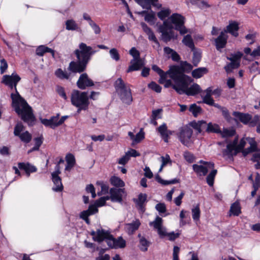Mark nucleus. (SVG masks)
Listing matches in <instances>:
<instances>
[{
  "label": "nucleus",
  "mask_w": 260,
  "mask_h": 260,
  "mask_svg": "<svg viewBox=\"0 0 260 260\" xmlns=\"http://www.w3.org/2000/svg\"><path fill=\"white\" fill-rule=\"evenodd\" d=\"M20 79L19 76L14 72L11 75L3 76L2 82L10 89H15V93L11 94L12 106L22 120L29 124H31L35 119L32 110L25 100L20 95L16 88L17 84Z\"/></svg>",
  "instance_id": "f257e3e1"
},
{
  "label": "nucleus",
  "mask_w": 260,
  "mask_h": 260,
  "mask_svg": "<svg viewBox=\"0 0 260 260\" xmlns=\"http://www.w3.org/2000/svg\"><path fill=\"white\" fill-rule=\"evenodd\" d=\"M184 17L178 13L173 14L158 27V31L161 34L162 40L167 43L172 40L177 39L178 35L173 29V27L178 31L181 35L189 32L184 26Z\"/></svg>",
  "instance_id": "f03ea898"
},
{
  "label": "nucleus",
  "mask_w": 260,
  "mask_h": 260,
  "mask_svg": "<svg viewBox=\"0 0 260 260\" xmlns=\"http://www.w3.org/2000/svg\"><path fill=\"white\" fill-rule=\"evenodd\" d=\"M79 47V49L75 51L77 61H71L68 68L69 70L74 73H81L84 71L90 59L91 56L95 52L92 50V47L87 46L84 43H80Z\"/></svg>",
  "instance_id": "7ed1b4c3"
},
{
  "label": "nucleus",
  "mask_w": 260,
  "mask_h": 260,
  "mask_svg": "<svg viewBox=\"0 0 260 260\" xmlns=\"http://www.w3.org/2000/svg\"><path fill=\"white\" fill-rule=\"evenodd\" d=\"M175 78V84L173 88L180 94L185 93L187 95H194L199 93L201 91L200 86L197 84H193L189 87L192 82V79L189 76L184 74V70L181 68L178 75Z\"/></svg>",
  "instance_id": "20e7f679"
},
{
  "label": "nucleus",
  "mask_w": 260,
  "mask_h": 260,
  "mask_svg": "<svg viewBox=\"0 0 260 260\" xmlns=\"http://www.w3.org/2000/svg\"><path fill=\"white\" fill-rule=\"evenodd\" d=\"M71 101L72 104L77 108L78 113L88 108L89 101L87 92L73 90L71 93Z\"/></svg>",
  "instance_id": "39448f33"
},
{
  "label": "nucleus",
  "mask_w": 260,
  "mask_h": 260,
  "mask_svg": "<svg viewBox=\"0 0 260 260\" xmlns=\"http://www.w3.org/2000/svg\"><path fill=\"white\" fill-rule=\"evenodd\" d=\"M114 86L123 103L129 105L133 101L129 86L125 84L121 78L117 79Z\"/></svg>",
  "instance_id": "423d86ee"
},
{
  "label": "nucleus",
  "mask_w": 260,
  "mask_h": 260,
  "mask_svg": "<svg viewBox=\"0 0 260 260\" xmlns=\"http://www.w3.org/2000/svg\"><path fill=\"white\" fill-rule=\"evenodd\" d=\"M192 135V129L187 125L180 127L176 133V135L180 142L187 147H190L194 142Z\"/></svg>",
  "instance_id": "0eeeda50"
},
{
  "label": "nucleus",
  "mask_w": 260,
  "mask_h": 260,
  "mask_svg": "<svg viewBox=\"0 0 260 260\" xmlns=\"http://www.w3.org/2000/svg\"><path fill=\"white\" fill-rule=\"evenodd\" d=\"M181 68L182 67L178 66H173L171 67L168 71L165 72L156 65H153L152 67V69L159 75V83L160 84L164 83L168 76L174 82L175 78L172 76H174L175 78L176 77L180 71L181 70Z\"/></svg>",
  "instance_id": "6e6552de"
},
{
  "label": "nucleus",
  "mask_w": 260,
  "mask_h": 260,
  "mask_svg": "<svg viewBox=\"0 0 260 260\" xmlns=\"http://www.w3.org/2000/svg\"><path fill=\"white\" fill-rule=\"evenodd\" d=\"M238 138H236L233 142L228 144L226 148L223 150V155L231 157L234 155H236L239 152L242 150L244 147L246 141L244 138L241 140L240 143L237 145Z\"/></svg>",
  "instance_id": "1a4fd4ad"
},
{
  "label": "nucleus",
  "mask_w": 260,
  "mask_h": 260,
  "mask_svg": "<svg viewBox=\"0 0 260 260\" xmlns=\"http://www.w3.org/2000/svg\"><path fill=\"white\" fill-rule=\"evenodd\" d=\"M105 240L108 246L111 248H123L126 246V241L122 237L114 238L109 231L107 233Z\"/></svg>",
  "instance_id": "9d476101"
},
{
  "label": "nucleus",
  "mask_w": 260,
  "mask_h": 260,
  "mask_svg": "<svg viewBox=\"0 0 260 260\" xmlns=\"http://www.w3.org/2000/svg\"><path fill=\"white\" fill-rule=\"evenodd\" d=\"M200 162L203 163L204 165L194 164L192 166L194 171L200 176H205L209 170L214 168V165L212 162H205L203 160H201Z\"/></svg>",
  "instance_id": "9b49d317"
},
{
  "label": "nucleus",
  "mask_w": 260,
  "mask_h": 260,
  "mask_svg": "<svg viewBox=\"0 0 260 260\" xmlns=\"http://www.w3.org/2000/svg\"><path fill=\"white\" fill-rule=\"evenodd\" d=\"M77 85L79 88L83 90L87 87L93 86L94 83L86 73H83L80 76Z\"/></svg>",
  "instance_id": "f8f14e48"
},
{
  "label": "nucleus",
  "mask_w": 260,
  "mask_h": 260,
  "mask_svg": "<svg viewBox=\"0 0 260 260\" xmlns=\"http://www.w3.org/2000/svg\"><path fill=\"white\" fill-rule=\"evenodd\" d=\"M110 197L109 199L112 202L121 203L122 202V194L124 193L123 189H117L112 188L110 190Z\"/></svg>",
  "instance_id": "ddd939ff"
},
{
  "label": "nucleus",
  "mask_w": 260,
  "mask_h": 260,
  "mask_svg": "<svg viewBox=\"0 0 260 260\" xmlns=\"http://www.w3.org/2000/svg\"><path fill=\"white\" fill-rule=\"evenodd\" d=\"M143 8L149 9L152 6L157 9L161 7V5L158 3V0H135Z\"/></svg>",
  "instance_id": "4468645a"
},
{
  "label": "nucleus",
  "mask_w": 260,
  "mask_h": 260,
  "mask_svg": "<svg viewBox=\"0 0 260 260\" xmlns=\"http://www.w3.org/2000/svg\"><path fill=\"white\" fill-rule=\"evenodd\" d=\"M59 115L57 114L56 116H52L50 119L41 118V123L46 126H49L51 128H55L59 126L58 120Z\"/></svg>",
  "instance_id": "2eb2a0df"
},
{
  "label": "nucleus",
  "mask_w": 260,
  "mask_h": 260,
  "mask_svg": "<svg viewBox=\"0 0 260 260\" xmlns=\"http://www.w3.org/2000/svg\"><path fill=\"white\" fill-rule=\"evenodd\" d=\"M144 65L143 60L141 59H133L131 61V66H129L127 72H131L139 70Z\"/></svg>",
  "instance_id": "dca6fc26"
},
{
  "label": "nucleus",
  "mask_w": 260,
  "mask_h": 260,
  "mask_svg": "<svg viewBox=\"0 0 260 260\" xmlns=\"http://www.w3.org/2000/svg\"><path fill=\"white\" fill-rule=\"evenodd\" d=\"M108 231L103 229H98L96 231H92L91 235L93 236V239L95 241L101 242L105 240Z\"/></svg>",
  "instance_id": "f3484780"
},
{
  "label": "nucleus",
  "mask_w": 260,
  "mask_h": 260,
  "mask_svg": "<svg viewBox=\"0 0 260 260\" xmlns=\"http://www.w3.org/2000/svg\"><path fill=\"white\" fill-rule=\"evenodd\" d=\"M228 36L225 32L222 31L215 40L216 47L217 50L224 48L226 44Z\"/></svg>",
  "instance_id": "a211bd4d"
},
{
  "label": "nucleus",
  "mask_w": 260,
  "mask_h": 260,
  "mask_svg": "<svg viewBox=\"0 0 260 260\" xmlns=\"http://www.w3.org/2000/svg\"><path fill=\"white\" fill-rule=\"evenodd\" d=\"M141 225V222L138 219H136L132 223H126L124 225V229L128 235H132L135 232Z\"/></svg>",
  "instance_id": "6ab92c4d"
},
{
  "label": "nucleus",
  "mask_w": 260,
  "mask_h": 260,
  "mask_svg": "<svg viewBox=\"0 0 260 260\" xmlns=\"http://www.w3.org/2000/svg\"><path fill=\"white\" fill-rule=\"evenodd\" d=\"M239 29V24L236 21H232L226 26V29L223 32L225 34L229 32L233 36L237 37L238 36V30Z\"/></svg>",
  "instance_id": "aec40b11"
},
{
  "label": "nucleus",
  "mask_w": 260,
  "mask_h": 260,
  "mask_svg": "<svg viewBox=\"0 0 260 260\" xmlns=\"http://www.w3.org/2000/svg\"><path fill=\"white\" fill-rule=\"evenodd\" d=\"M141 25L143 31L147 35L149 40L154 42L156 44L159 45V43L151 28H149L144 22H141Z\"/></svg>",
  "instance_id": "412c9836"
},
{
  "label": "nucleus",
  "mask_w": 260,
  "mask_h": 260,
  "mask_svg": "<svg viewBox=\"0 0 260 260\" xmlns=\"http://www.w3.org/2000/svg\"><path fill=\"white\" fill-rule=\"evenodd\" d=\"M189 125L197 130L199 133H201L204 130L206 131L207 127V123L203 120L199 121L198 122L192 121L189 123Z\"/></svg>",
  "instance_id": "4be33fe9"
},
{
  "label": "nucleus",
  "mask_w": 260,
  "mask_h": 260,
  "mask_svg": "<svg viewBox=\"0 0 260 260\" xmlns=\"http://www.w3.org/2000/svg\"><path fill=\"white\" fill-rule=\"evenodd\" d=\"M18 166L20 169L24 170L25 171L28 176H29L30 173L35 172L37 170L36 167L29 163L19 162Z\"/></svg>",
  "instance_id": "5701e85b"
},
{
  "label": "nucleus",
  "mask_w": 260,
  "mask_h": 260,
  "mask_svg": "<svg viewBox=\"0 0 260 260\" xmlns=\"http://www.w3.org/2000/svg\"><path fill=\"white\" fill-rule=\"evenodd\" d=\"M233 115L244 124L247 123L251 119L250 115L248 114H244L239 112H234Z\"/></svg>",
  "instance_id": "b1692460"
},
{
  "label": "nucleus",
  "mask_w": 260,
  "mask_h": 260,
  "mask_svg": "<svg viewBox=\"0 0 260 260\" xmlns=\"http://www.w3.org/2000/svg\"><path fill=\"white\" fill-rule=\"evenodd\" d=\"M66 159L67 165L65 168V170L70 171L75 165V158L72 154L69 153L66 155Z\"/></svg>",
  "instance_id": "393cba45"
},
{
  "label": "nucleus",
  "mask_w": 260,
  "mask_h": 260,
  "mask_svg": "<svg viewBox=\"0 0 260 260\" xmlns=\"http://www.w3.org/2000/svg\"><path fill=\"white\" fill-rule=\"evenodd\" d=\"M52 181L54 186L52 188L55 191H61L63 189V185L61 178L59 176H52Z\"/></svg>",
  "instance_id": "a878e982"
},
{
  "label": "nucleus",
  "mask_w": 260,
  "mask_h": 260,
  "mask_svg": "<svg viewBox=\"0 0 260 260\" xmlns=\"http://www.w3.org/2000/svg\"><path fill=\"white\" fill-rule=\"evenodd\" d=\"M36 52L37 55L40 56H42L46 52L51 53L53 56L54 55V51L53 50L43 45L39 46L37 48Z\"/></svg>",
  "instance_id": "bb28decb"
},
{
  "label": "nucleus",
  "mask_w": 260,
  "mask_h": 260,
  "mask_svg": "<svg viewBox=\"0 0 260 260\" xmlns=\"http://www.w3.org/2000/svg\"><path fill=\"white\" fill-rule=\"evenodd\" d=\"M157 130L164 141L168 143V127L166 124L164 123L157 128Z\"/></svg>",
  "instance_id": "cd10ccee"
},
{
  "label": "nucleus",
  "mask_w": 260,
  "mask_h": 260,
  "mask_svg": "<svg viewBox=\"0 0 260 260\" xmlns=\"http://www.w3.org/2000/svg\"><path fill=\"white\" fill-rule=\"evenodd\" d=\"M208 72V69L205 67L197 68L192 72V76L195 78H200Z\"/></svg>",
  "instance_id": "c85d7f7f"
},
{
  "label": "nucleus",
  "mask_w": 260,
  "mask_h": 260,
  "mask_svg": "<svg viewBox=\"0 0 260 260\" xmlns=\"http://www.w3.org/2000/svg\"><path fill=\"white\" fill-rule=\"evenodd\" d=\"M55 75L59 79L61 80L64 79H69L71 73L62 70L61 69H57L55 73Z\"/></svg>",
  "instance_id": "c756f323"
},
{
  "label": "nucleus",
  "mask_w": 260,
  "mask_h": 260,
  "mask_svg": "<svg viewBox=\"0 0 260 260\" xmlns=\"http://www.w3.org/2000/svg\"><path fill=\"white\" fill-rule=\"evenodd\" d=\"M246 141L250 145V147L244 151V153L247 154L249 152H253L256 150L257 148L256 143L253 138H246Z\"/></svg>",
  "instance_id": "7c9ffc66"
},
{
  "label": "nucleus",
  "mask_w": 260,
  "mask_h": 260,
  "mask_svg": "<svg viewBox=\"0 0 260 260\" xmlns=\"http://www.w3.org/2000/svg\"><path fill=\"white\" fill-rule=\"evenodd\" d=\"M230 212L234 216H238L241 213V207L239 202H236L232 204Z\"/></svg>",
  "instance_id": "2f4dec72"
},
{
  "label": "nucleus",
  "mask_w": 260,
  "mask_h": 260,
  "mask_svg": "<svg viewBox=\"0 0 260 260\" xmlns=\"http://www.w3.org/2000/svg\"><path fill=\"white\" fill-rule=\"evenodd\" d=\"M182 43L185 46L190 48L191 50H193L195 48L194 43L190 35H187L184 36L182 40Z\"/></svg>",
  "instance_id": "473e14b6"
},
{
  "label": "nucleus",
  "mask_w": 260,
  "mask_h": 260,
  "mask_svg": "<svg viewBox=\"0 0 260 260\" xmlns=\"http://www.w3.org/2000/svg\"><path fill=\"white\" fill-rule=\"evenodd\" d=\"M66 28L68 30H76L79 26L75 20L69 19L66 21Z\"/></svg>",
  "instance_id": "72a5a7b5"
},
{
  "label": "nucleus",
  "mask_w": 260,
  "mask_h": 260,
  "mask_svg": "<svg viewBox=\"0 0 260 260\" xmlns=\"http://www.w3.org/2000/svg\"><path fill=\"white\" fill-rule=\"evenodd\" d=\"M155 180L162 185H168L169 184H175L179 182V180L174 179L170 181L162 179L158 175L155 176Z\"/></svg>",
  "instance_id": "f704fd0d"
},
{
  "label": "nucleus",
  "mask_w": 260,
  "mask_h": 260,
  "mask_svg": "<svg viewBox=\"0 0 260 260\" xmlns=\"http://www.w3.org/2000/svg\"><path fill=\"white\" fill-rule=\"evenodd\" d=\"M110 182L112 185L117 187H123L124 182L118 177L112 176L110 179Z\"/></svg>",
  "instance_id": "c9c22d12"
},
{
  "label": "nucleus",
  "mask_w": 260,
  "mask_h": 260,
  "mask_svg": "<svg viewBox=\"0 0 260 260\" xmlns=\"http://www.w3.org/2000/svg\"><path fill=\"white\" fill-rule=\"evenodd\" d=\"M193 51L192 63L194 66H197L201 60V53L200 50L194 49Z\"/></svg>",
  "instance_id": "e433bc0d"
},
{
  "label": "nucleus",
  "mask_w": 260,
  "mask_h": 260,
  "mask_svg": "<svg viewBox=\"0 0 260 260\" xmlns=\"http://www.w3.org/2000/svg\"><path fill=\"white\" fill-rule=\"evenodd\" d=\"M206 132L209 133L213 132L216 133H219L220 132V130L219 126L217 124H212V123L210 122L208 124H207Z\"/></svg>",
  "instance_id": "4c0bfd02"
},
{
  "label": "nucleus",
  "mask_w": 260,
  "mask_h": 260,
  "mask_svg": "<svg viewBox=\"0 0 260 260\" xmlns=\"http://www.w3.org/2000/svg\"><path fill=\"white\" fill-rule=\"evenodd\" d=\"M231 62L224 67V69L227 73L232 72L233 69H237L240 66V63L238 61H231Z\"/></svg>",
  "instance_id": "58836bf2"
},
{
  "label": "nucleus",
  "mask_w": 260,
  "mask_h": 260,
  "mask_svg": "<svg viewBox=\"0 0 260 260\" xmlns=\"http://www.w3.org/2000/svg\"><path fill=\"white\" fill-rule=\"evenodd\" d=\"M192 218L194 221H198L200 217V209L199 205H197L191 210Z\"/></svg>",
  "instance_id": "ea45409f"
},
{
  "label": "nucleus",
  "mask_w": 260,
  "mask_h": 260,
  "mask_svg": "<svg viewBox=\"0 0 260 260\" xmlns=\"http://www.w3.org/2000/svg\"><path fill=\"white\" fill-rule=\"evenodd\" d=\"M145 138V133L143 128H141L139 132L136 134L135 137L133 145L140 143L142 140Z\"/></svg>",
  "instance_id": "a19ab883"
},
{
  "label": "nucleus",
  "mask_w": 260,
  "mask_h": 260,
  "mask_svg": "<svg viewBox=\"0 0 260 260\" xmlns=\"http://www.w3.org/2000/svg\"><path fill=\"white\" fill-rule=\"evenodd\" d=\"M219 133L223 138H228L235 135V131L233 128H223Z\"/></svg>",
  "instance_id": "79ce46f5"
},
{
  "label": "nucleus",
  "mask_w": 260,
  "mask_h": 260,
  "mask_svg": "<svg viewBox=\"0 0 260 260\" xmlns=\"http://www.w3.org/2000/svg\"><path fill=\"white\" fill-rule=\"evenodd\" d=\"M97 185L100 186L101 190L98 192V196H101L102 194H105L108 192L109 186L107 184H105L102 181H98L96 183Z\"/></svg>",
  "instance_id": "37998d69"
},
{
  "label": "nucleus",
  "mask_w": 260,
  "mask_h": 260,
  "mask_svg": "<svg viewBox=\"0 0 260 260\" xmlns=\"http://www.w3.org/2000/svg\"><path fill=\"white\" fill-rule=\"evenodd\" d=\"M147 195L145 193H140L138 199L136 200V203L139 206L141 210L143 209V206L144 203L146 201Z\"/></svg>",
  "instance_id": "c03bdc74"
},
{
  "label": "nucleus",
  "mask_w": 260,
  "mask_h": 260,
  "mask_svg": "<svg viewBox=\"0 0 260 260\" xmlns=\"http://www.w3.org/2000/svg\"><path fill=\"white\" fill-rule=\"evenodd\" d=\"M217 174L216 170H212L207 177V182L210 186H213L214 178Z\"/></svg>",
  "instance_id": "a18cd8bd"
},
{
  "label": "nucleus",
  "mask_w": 260,
  "mask_h": 260,
  "mask_svg": "<svg viewBox=\"0 0 260 260\" xmlns=\"http://www.w3.org/2000/svg\"><path fill=\"white\" fill-rule=\"evenodd\" d=\"M138 237H140V249L143 251H146L147 250L148 247L149 246V243L147 240L144 238L141 237V235L139 234Z\"/></svg>",
  "instance_id": "49530a36"
},
{
  "label": "nucleus",
  "mask_w": 260,
  "mask_h": 260,
  "mask_svg": "<svg viewBox=\"0 0 260 260\" xmlns=\"http://www.w3.org/2000/svg\"><path fill=\"white\" fill-rule=\"evenodd\" d=\"M189 110L194 117H197L201 113L202 109L196 104H193L190 105Z\"/></svg>",
  "instance_id": "de8ad7c7"
},
{
  "label": "nucleus",
  "mask_w": 260,
  "mask_h": 260,
  "mask_svg": "<svg viewBox=\"0 0 260 260\" xmlns=\"http://www.w3.org/2000/svg\"><path fill=\"white\" fill-rule=\"evenodd\" d=\"M161 161V165L160 166V167L159 169L158 172H160L163 169V168L166 166L168 164L170 163L171 164V160L170 157V156L168 154H166L165 156H161L160 157Z\"/></svg>",
  "instance_id": "09e8293b"
},
{
  "label": "nucleus",
  "mask_w": 260,
  "mask_h": 260,
  "mask_svg": "<svg viewBox=\"0 0 260 260\" xmlns=\"http://www.w3.org/2000/svg\"><path fill=\"white\" fill-rule=\"evenodd\" d=\"M19 137L22 142L26 143H29L31 139V135L27 131L22 133Z\"/></svg>",
  "instance_id": "8fccbe9b"
},
{
  "label": "nucleus",
  "mask_w": 260,
  "mask_h": 260,
  "mask_svg": "<svg viewBox=\"0 0 260 260\" xmlns=\"http://www.w3.org/2000/svg\"><path fill=\"white\" fill-rule=\"evenodd\" d=\"M171 13V11L169 9H162L160 11L158 12L157 16L161 19L164 20L167 18Z\"/></svg>",
  "instance_id": "3c124183"
},
{
  "label": "nucleus",
  "mask_w": 260,
  "mask_h": 260,
  "mask_svg": "<svg viewBox=\"0 0 260 260\" xmlns=\"http://www.w3.org/2000/svg\"><path fill=\"white\" fill-rule=\"evenodd\" d=\"M251 160L256 163L255 164V168L257 169H260V153H254L252 155Z\"/></svg>",
  "instance_id": "603ef678"
},
{
  "label": "nucleus",
  "mask_w": 260,
  "mask_h": 260,
  "mask_svg": "<svg viewBox=\"0 0 260 260\" xmlns=\"http://www.w3.org/2000/svg\"><path fill=\"white\" fill-rule=\"evenodd\" d=\"M162 219L161 218L157 216L155 220L150 223L151 226H153L154 229H158L162 226Z\"/></svg>",
  "instance_id": "864d4df0"
},
{
  "label": "nucleus",
  "mask_w": 260,
  "mask_h": 260,
  "mask_svg": "<svg viewBox=\"0 0 260 260\" xmlns=\"http://www.w3.org/2000/svg\"><path fill=\"white\" fill-rule=\"evenodd\" d=\"M35 146L28 151V153H29L34 151L38 150L40 146L42 144V140L41 138H36L35 139Z\"/></svg>",
  "instance_id": "5fc2aeb1"
},
{
  "label": "nucleus",
  "mask_w": 260,
  "mask_h": 260,
  "mask_svg": "<svg viewBox=\"0 0 260 260\" xmlns=\"http://www.w3.org/2000/svg\"><path fill=\"white\" fill-rule=\"evenodd\" d=\"M109 53L111 57L114 60L117 61L120 59V55L118 50L115 48L110 50Z\"/></svg>",
  "instance_id": "6e6d98bb"
},
{
  "label": "nucleus",
  "mask_w": 260,
  "mask_h": 260,
  "mask_svg": "<svg viewBox=\"0 0 260 260\" xmlns=\"http://www.w3.org/2000/svg\"><path fill=\"white\" fill-rule=\"evenodd\" d=\"M243 56V53L241 52H237L234 54H232L231 57H228L227 59L230 61H238L240 63V59Z\"/></svg>",
  "instance_id": "4d7b16f0"
},
{
  "label": "nucleus",
  "mask_w": 260,
  "mask_h": 260,
  "mask_svg": "<svg viewBox=\"0 0 260 260\" xmlns=\"http://www.w3.org/2000/svg\"><path fill=\"white\" fill-rule=\"evenodd\" d=\"M24 130V126L21 123H18L15 126L14 134L15 136H19Z\"/></svg>",
  "instance_id": "13d9d810"
},
{
  "label": "nucleus",
  "mask_w": 260,
  "mask_h": 260,
  "mask_svg": "<svg viewBox=\"0 0 260 260\" xmlns=\"http://www.w3.org/2000/svg\"><path fill=\"white\" fill-rule=\"evenodd\" d=\"M148 87L157 93L160 92L161 90V87L153 81L148 84Z\"/></svg>",
  "instance_id": "bf43d9fd"
},
{
  "label": "nucleus",
  "mask_w": 260,
  "mask_h": 260,
  "mask_svg": "<svg viewBox=\"0 0 260 260\" xmlns=\"http://www.w3.org/2000/svg\"><path fill=\"white\" fill-rule=\"evenodd\" d=\"M185 159L189 163L193 162L194 157L193 155L188 151L184 152L183 154Z\"/></svg>",
  "instance_id": "052dcab7"
},
{
  "label": "nucleus",
  "mask_w": 260,
  "mask_h": 260,
  "mask_svg": "<svg viewBox=\"0 0 260 260\" xmlns=\"http://www.w3.org/2000/svg\"><path fill=\"white\" fill-rule=\"evenodd\" d=\"M89 26L93 29L95 34L98 35L100 34L101 31V29L100 27V26L94 21L90 23L89 24Z\"/></svg>",
  "instance_id": "680f3d73"
},
{
  "label": "nucleus",
  "mask_w": 260,
  "mask_h": 260,
  "mask_svg": "<svg viewBox=\"0 0 260 260\" xmlns=\"http://www.w3.org/2000/svg\"><path fill=\"white\" fill-rule=\"evenodd\" d=\"M56 91L58 94L64 100H67V96L64 91V88L60 86L56 87Z\"/></svg>",
  "instance_id": "e2e57ef3"
},
{
  "label": "nucleus",
  "mask_w": 260,
  "mask_h": 260,
  "mask_svg": "<svg viewBox=\"0 0 260 260\" xmlns=\"http://www.w3.org/2000/svg\"><path fill=\"white\" fill-rule=\"evenodd\" d=\"M1 66H0V70L1 74H3L5 72L6 70L8 68V64L6 60L5 59H2L0 60Z\"/></svg>",
  "instance_id": "0e129e2a"
},
{
  "label": "nucleus",
  "mask_w": 260,
  "mask_h": 260,
  "mask_svg": "<svg viewBox=\"0 0 260 260\" xmlns=\"http://www.w3.org/2000/svg\"><path fill=\"white\" fill-rule=\"evenodd\" d=\"M109 199V197H102L96 201L95 204L97 207L103 206L105 204L106 201Z\"/></svg>",
  "instance_id": "69168bd1"
},
{
  "label": "nucleus",
  "mask_w": 260,
  "mask_h": 260,
  "mask_svg": "<svg viewBox=\"0 0 260 260\" xmlns=\"http://www.w3.org/2000/svg\"><path fill=\"white\" fill-rule=\"evenodd\" d=\"M129 54L134 57L133 59L140 58V53L135 47H133L129 50Z\"/></svg>",
  "instance_id": "338daca9"
},
{
  "label": "nucleus",
  "mask_w": 260,
  "mask_h": 260,
  "mask_svg": "<svg viewBox=\"0 0 260 260\" xmlns=\"http://www.w3.org/2000/svg\"><path fill=\"white\" fill-rule=\"evenodd\" d=\"M129 160V156H128L125 153L124 155L118 159V163L120 165H125Z\"/></svg>",
  "instance_id": "774afa93"
}]
</instances>
